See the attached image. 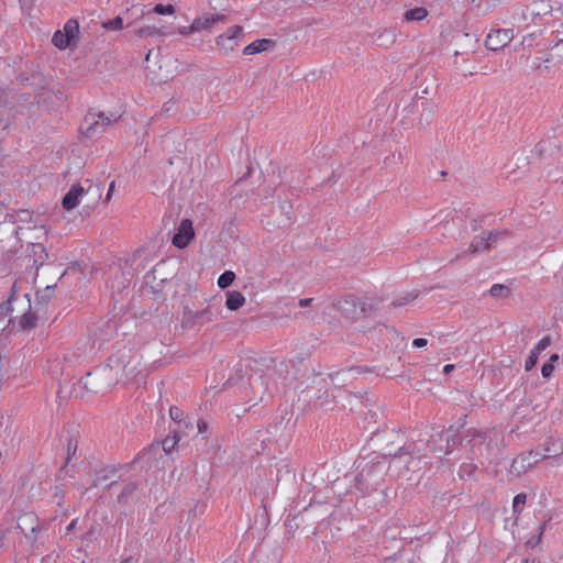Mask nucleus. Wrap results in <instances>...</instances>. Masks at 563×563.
I'll return each instance as SVG.
<instances>
[{
	"instance_id": "43",
	"label": "nucleus",
	"mask_w": 563,
	"mask_h": 563,
	"mask_svg": "<svg viewBox=\"0 0 563 563\" xmlns=\"http://www.w3.org/2000/svg\"><path fill=\"white\" fill-rule=\"evenodd\" d=\"M76 450H77V441L70 438L68 440V444H67V451H68L67 460H69L70 454H75Z\"/></svg>"
},
{
	"instance_id": "35",
	"label": "nucleus",
	"mask_w": 563,
	"mask_h": 563,
	"mask_svg": "<svg viewBox=\"0 0 563 563\" xmlns=\"http://www.w3.org/2000/svg\"><path fill=\"white\" fill-rule=\"evenodd\" d=\"M102 27L110 31L121 30L123 27V20L121 16H117L112 20L103 22Z\"/></svg>"
},
{
	"instance_id": "57",
	"label": "nucleus",
	"mask_w": 563,
	"mask_h": 563,
	"mask_svg": "<svg viewBox=\"0 0 563 563\" xmlns=\"http://www.w3.org/2000/svg\"><path fill=\"white\" fill-rule=\"evenodd\" d=\"M522 563H540L538 560L533 559V560H525L522 561Z\"/></svg>"
},
{
	"instance_id": "19",
	"label": "nucleus",
	"mask_w": 563,
	"mask_h": 563,
	"mask_svg": "<svg viewBox=\"0 0 563 563\" xmlns=\"http://www.w3.org/2000/svg\"><path fill=\"white\" fill-rule=\"evenodd\" d=\"M482 251H488V242L485 241L484 235L475 236L473 241L470 243V246L466 251L457 254L453 261L460 260L464 257L466 254H476Z\"/></svg>"
},
{
	"instance_id": "14",
	"label": "nucleus",
	"mask_w": 563,
	"mask_h": 563,
	"mask_svg": "<svg viewBox=\"0 0 563 563\" xmlns=\"http://www.w3.org/2000/svg\"><path fill=\"white\" fill-rule=\"evenodd\" d=\"M16 528L25 536L34 534L38 529V518L34 512H24L18 517Z\"/></svg>"
},
{
	"instance_id": "39",
	"label": "nucleus",
	"mask_w": 563,
	"mask_h": 563,
	"mask_svg": "<svg viewBox=\"0 0 563 563\" xmlns=\"http://www.w3.org/2000/svg\"><path fill=\"white\" fill-rule=\"evenodd\" d=\"M376 309L374 302H368V301H362L358 299V310L366 314V313H371L373 312L374 310Z\"/></svg>"
},
{
	"instance_id": "20",
	"label": "nucleus",
	"mask_w": 563,
	"mask_h": 563,
	"mask_svg": "<svg viewBox=\"0 0 563 563\" xmlns=\"http://www.w3.org/2000/svg\"><path fill=\"white\" fill-rule=\"evenodd\" d=\"M114 278L110 280V287L113 290L120 291L125 288L130 282V273L117 268L114 272Z\"/></svg>"
},
{
	"instance_id": "38",
	"label": "nucleus",
	"mask_w": 563,
	"mask_h": 563,
	"mask_svg": "<svg viewBox=\"0 0 563 563\" xmlns=\"http://www.w3.org/2000/svg\"><path fill=\"white\" fill-rule=\"evenodd\" d=\"M538 360L539 354L532 350L525 364L526 371H531L536 366Z\"/></svg>"
},
{
	"instance_id": "63",
	"label": "nucleus",
	"mask_w": 563,
	"mask_h": 563,
	"mask_svg": "<svg viewBox=\"0 0 563 563\" xmlns=\"http://www.w3.org/2000/svg\"><path fill=\"white\" fill-rule=\"evenodd\" d=\"M353 371H357L358 372V368H350L349 372H353Z\"/></svg>"
},
{
	"instance_id": "11",
	"label": "nucleus",
	"mask_w": 563,
	"mask_h": 563,
	"mask_svg": "<svg viewBox=\"0 0 563 563\" xmlns=\"http://www.w3.org/2000/svg\"><path fill=\"white\" fill-rule=\"evenodd\" d=\"M85 192L81 196V203L88 209H92L100 200L102 195L101 184H95L90 179H85Z\"/></svg>"
},
{
	"instance_id": "29",
	"label": "nucleus",
	"mask_w": 563,
	"mask_h": 563,
	"mask_svg": "<svg viewBox=\"0 0 563 563\" xmlns=\"http://www.w3.org/2000/svg\"><path fill=\"white\" fill-rule=\"evenodd\" d=\"M36 316L35 313L29 311L24 313L20 319V325L22 329H33L36 325Z\"/></svg>"
},
{
	"instance_id": "18",
	"label": "nucleus",
	"mask_w": 563,
	"mask_h": 563,
	"mask_svg": "<svg viewBox=\"0 0 563 563\" xmlns=\"http://www.w3.org/2000/svg\"><path fill=\"white\" fill-rule=\"evenodd\" d=\"M275 46V42L269 38L256 40L244 47V55H253L262 52H266Z\"/></svg>"
},
{
	"instance_id": "32",
	"label": "nucleus",
	"mask_w": 563,
	"mask_h": 563,
	"mask_svg": "<svg viewBox=\"0 0 563 563\" xmlns=\"http://www.w3.org/2000/svg\"><path fill=\"white\" fill-rule=\"evenodd\" d=\"M135 34L139 37H147V36H152L155 34L165 35V32H163L161 29H157L154 26H144V27H140L139 30H136Z\"/></svg>"
},
{
	"instance_id": "27",
	"label": "nucleus",
	"mask_w": 563,
	"mask_h": 563,
	"mask_svg": "<svg viewBox=\"0 0 563 563\" xmlns=\"http://www.w3.org/2000/svg\"><path fill=\"white\" fill-rule=\"evenodd\" d=\"M510 292V288L503 284H494L489 289V295L494 298H507Z\"/></svg>"
},
{
	"instance_id": "16",
	"label": "nucleus",
	"mask_w": 563,
	"mask_h": 563,
	"mask_svg": "<svg viewBox=\"0 0 563 563\" xmlns=\"http://www.w3.org/2000/svg\"><path fill=\"white\" fill-rule=\"evenodd\" d=\"M109 361H120L122 362L124 369H120L119 375H122L123 379H132L134 378L139 373V365L140 362L131 357L129 355L122 354L119 357H110Z\"/></svg>"
},
{
	"instance_id": "49",
	"label": "nucleus",
	"mask_w": 563,
	"mask_h": 563,
	"mask_svg": "<svg viewBox=\"0 0 563 563\" xmlns=\"http://www.w3.org/2000/svg\"><path fill=\"white\" fill-rule=\"evenodd\" d=\"M114 187H115V183L111 181L110 185H109V189H108L106 199H104L106 202H108L111 199V196H112V192L114 190Z\"/></svg>"
},
{
	"instance_id": "50",
	"label": "nucleus",
	"mask_w": 563,
	"mask_h": 563,
	"mask_svg": "<svg viewBox=\"0 0 563 563\" xmlns=\"http://www.w3.org/2000/svg\"><path fill=\"white\" fill-rule=\"evenodd\" d=\"M312 298H303V299H300L299 300V306L305 308V307H308L311 302H312Z\"/></svg>"
},
{
	"instance_id": "33",
	"label": "nucleus",
	"mask_w": 563,
	"mask_h": 563,
	"mask_svg": "<svg viewBox=\"0 0 563 563\" xmlns=\"http://www.w3.org/2000/svg\"><path fill=\"white\" fill-rule=\"evenodd\" d=\"M179 439H180V437L177 434V432H175V434L173 437H167L162 442L163 450L166 453H170L174 450V448L176 446V444L178 443Z\"/></svg>"
},
{
	"instance_id": "61",
	"label": "nucleus",
	"mask_w": 563,
	"mask_h": 563,
	"mask_svg": "<svg viewBox=\"0 0 563 563\" xmlns=\"http://www.w3.org/2000/svg\"><path fill=\"white\" fill-rule=\"evenodd\" d=\"M151 58V51L147 53L145 59L148 60Z\"/></svg>"
},
{
	"instance_id": "59",
	"label": "nucleus",
	"mask_w": 563,
	"mask_h": 563,
	"mask_svg": "<svg viewBox=\"0 0 563 563\" xmlns=\"http://www.w3.org/2000/svg\"><path fill=\"white\" fill-rule=\"evenodd\" d=\"M132 562H133V560L130 558V559L122 561L121 563H132Z\"/></svg>"
},
{
	"instance_id": "7",
	"label": "nucleus",
	"mask_w": 563,
	"mask_h": 563,
	"mask_svg": "<svg viewBox=\"0 0 563 563\" xmlns=\"http://www.w3.org/2000/svg\"><path fill=\"white\" fill-rule=\"evenodd\" d=\"M459 437L455 431L450 428L448 431H441L431 437L428 446L433 453L449 454L452 448L456 444Z\"/></svg>"
},
{
	"instance_id": "47",
	"label": "nucleus",
	"mask_w": 563,
	"mask_h": 563,
	"mask_svg": "<svg viewBox=\"0 0 563 563\" xmlns=\"http://www.w3.org/2000/svg\"><path fill=\"white\" fill-rule=\"evenodd\" d=\"M197 428L200 433H205L208 430V423L205 420L200 419L197 421Z\"/></svg>"
},
{
	"instance_id": "41",
	"label": "nucleus",
	"mask_w": 563,
	"mask_h": 563,
	"mask_svg": "<svg viewBox=\"0 0 563 563\" xmlns=\"http://www.w3.org/2000/svg\"><path fill=\"white\" fill-rule=\"evenodd\" d=\"M551 344V338L544 336L539 341V343L533 347V351L540 354L541 351L545 350Z\"/></svg>"
},
{
	"instance_id": "36",
	"label": "nucleus",
	"mask_w": 563,
	"mask_h": 563,
	"mask_svg": "<svg viewBox=\"0 0 563 563\" xmlns=\"http://www.w3.org/2000/svg\"><path fill=\"white\" fill-rule=\"evenodd\" d=\"M527 501V495L523 493L518 494L514 498L512 508L515 512H521L523 505Z\"/></svg>"
},
{
	"instance_id": "21",
	"label": "nucleus",
	"mask_w": 563,
	"mask_h": 563,
	"mask_svg": "<svg viewBox=\"0 0 563 563\" xmlns=\"http://www.w3.org/2000/svg\"><path fill=\"white\" fill-rule=\"evenodd\" d=\"M245 302L244 296L240 291H228L225 306L229 310H238Z\"/></svg>"
},
{
	"instance_id": "1",
	"label": "nucleus",
	"mask_w": 563,
	"mask_h": 563,
	"mask_svg": "<svg viewBox=\"0 0 563 563\" xmlns=\"http://www.w3.org/2000/svg\"><path fill=\"white\" fill-rule=\"evenodd\" d=\"M120 369H124L122 362L109 361L108 364L89 372L81 380L82 386L89 393H104L122 382Z\"/></svg>"
},
{
	"instance_id": "62",
	"label": "nucleus",
	"mask_w": 563,
	"mask_h": 563,
	"mask_svg": "<svg viewBox=\"0 0 563 563\" xmlns=\"http://www.w3.org/2000/svg\"><path fill=\"white\" fill-rule=\"evenodd\" d=\"M563 452V441L561 442V445H560V453Z\"/></svg>"
},
{
	"instance_id": "9",
	"label": "nucleus",
	"mask_w": 563,
	"mask_h": 563,
	"mask_svg": "<svg viewBox=\"0 0 563 563\" xmlns=\"http://www.w3.org/2000/svg\"><path fill=\"white\" fill-rule=\"evenodd\" d=\"M512 38L514 31L511 29L495 30L486 36L485 46L490 51H498L507 46Z\"/></svg>"
},
{
	"instance_id": "60",
	"label": "nucleus",
	"mask_w": 563,
	"mask_h": 563,
	"mask_svg": "<svg viewBox=\"0 0 563 563\" xmlns=\"http://www.w3.org/2000/svg\"><path fill=\"white\" fill-rule=\"evenodd\" d=\"M53 289H54V287L47 286L45 290L52 292Z\"/></svg>"
},
{
	"instance_id": "42",
	"label": "nucleus",
	"mask_w": 563,
	"mask_h": 563,
	"mask_svg": "<svg viewBox=\"0 0 563 563\" xmlns=\"http://www.w3.org/2000/svg\"><path fill=\"white\" fill-rule=\"evenodd\" d=\"M554 371V365L547 362L542 365L541 373L544 378H550Z\"/></svg>"
},
{
	"instance_id": "48",
	"label": "nucleus",
	"mask_w": 563,
	"mask_h": 563,
	"mask_svg": "<svg viewBox=\"0 0 563 563\" xmlns=\"http://www.w3.org/2000/svg\"><path fill=\"white\" fill-rule=\"evenodd\" d=\"M428 344V341L426 339H422V338H418V339H415L412 341V345L415 347H423Z\"/></svg>"
},
{
	"instance_id": "15",
	"label": "nucleus",
	"mask_w": 563,
	"mask_h": 563,
	"mask_svg": "<svg viewBox=\"0 0 563 563\" xmlns=\"http://www.w3.org/2000/svg\"><path fill=\"white\" fill-rule=\"evenodd\" d=\"M85 180L78 183L69 189V191L64 196L62 205L66 210H73L77 206L81 203V196H84Z\"/></svg>"
},
{
	"instance_id": "28",
	"label": "nucleus",
	"mask_w": 563,
	"mask_h": 563,
	"mask_svg": "<svg viewBox=\"0 0 563 563\" xmlns=\"http://www.w3.org/2000/svg\"><path fill=\"white\" fill-rule=\"evenodd\" d=\"M428 12L424 8H415L405 12V19L407 21H420L427 16Z\"/></svg>"
},
{
	"instance_id": "17",
	"label": "nucleus",
	"mask_w": 563,
	"mask_h": 563,
	"mask_svg": "<svg viewBox=\"0 0 563 563\" xmlns=\"http://www.w3.org/2000/svg\"><path fill=\"white\" fill-rule=\"evenodd\" d=\"M227 16L224 14H206L202 16L196 18L191 25L189 26V31H202L210 29L214 23L225 22Z\"/></svg>"
},
{
	"instance_id": "5",
	"label": "nucleus",
	"mask_w": 563,
	"mask_h": 563,
	"mask_svg": "<svg viewBox=\"0 0 563 563\" xmlns=\"http://www.w3.org/2000/svg\"><path fill=\"white\" fill-rule=\"evenodd\" d=\"M357 468L360 470V472L356 476V481L360 483H368L372 485H376L386 473L385 463L374 460H362L358 463Z\"/></svg>"
},
{
	"instance_id": "23",
	"label": "nucleus",
	"mask_w": 563,
	"mask_h": 563,
	"mask_svg": "<svg viewBox=\"0 0 563 563\" xmlns=\"http://www.w3.org/2000/svg\"><path fill=\"white\" fill-rule=\"evenodd\" d=\"M396 33L394 30H384L377 36L378 45L385 48L390 47L396 42Z\"/></svg>"
},
{
	"instance_id": "53",
	"label": "nucleus",
	"mask_w": 563,
	"mask_h": 563,
	"mask_svg": "<svg viewBox=\"0 0 563 563\" xmlns=\"http://www.w3.org/2000/svg\"><path fill=\"white\" fill-rule=\"evenodd\" d=\"M76 522H77L76 520H73V521L68 525V527H67V532H71V531H74V530H75V528H76Z\"/></svg>"
},
{
	"instance_id": "34",
	"label": "nucleus",
	"mask_w": 563,
	"mask_h": 563,
	"mask_svg": "<svg viewBox=\"0 0 563 563\" xmlns=\"http://www.w3.org/2000/svg\"><path fill=\"white\" fill-rule=\"evenodd\" d=\"M508 231H489L486 236H484L485 241L488 242V250L492 244L498 242L501 238L507 236Z\"/></svg>"
},
{
	"instance_id": "45",
	"label": "nucleus",
	"mask_w": 563,
	"mask_h": 563,
	"mask_svg": "<svg viewBox=\"0 0 563 563\" xmlns=\"http://www.w3.org/2000/svg\"><path fill=\"white\" fill-rule=\"evenodd\" d=\"M552 49L558 57L563 58V41L556 43Z\"/></svg>"
},
{
	"instance_id": "8",
	"label": "nucleus",
	"mask_w": 563,
	"mask_h": 563,
	"mask_svg": "<svg viewBox=\"0 0 563 563\" xmlns=\"http://www.w3.org/2000/svg\"><path fill=\"white\" fill-rule=\"evenodd\" d=\"M247 387L244 386L245 396L249 397V402L252 406L257 405L263 400L264 395L266 394L267 384L266 379L262 374L250 375L246 379Z\"/></svg>"
},
{
	"instance_id": "51",
	"label": "nucleus",
	"mask_w": 563,
	"mask_h": 563,
	"mask_svg": "<svg viewBox=\"0 0 563 563\" xmlns=\"http://www.w3.org/2000/svg\"><path fill=\"white\" fill-rule=\"evenodd\" d=\"M455 499V496L454 495H446V494H443L441 497H440V501H448L449 504Z\"/></svg>"
},
{
	"instance_id": "6",
	"label": "nucleus",
	"mask_w": 563,
	"mask_h": 563,
	"mask_svg": "<svg viewBox=\"0 0 563 563\" xmlns=\"http://www.w3.org/2000/svg\"><path fill=\"white\" fill-rule=\"evenodd\" d=\"M547 457V455H541L540 453L533 451L520 453L512 460L508 473L515 477H520L534 464Z\"/></svg>"
},
{
	"instance_id": "54",
	"label": "nucleus",
	"mask_w": 563,
	"mask_h": 563,
	"mask_svg": "<svg viewBox=\"0 0 563 563\" xmlns=\"http://www.w3.org/2000/svg\"><path fill=\"white\" fill-rule=\"evenodd\" d=\"M560 356L558 354H552L549 358V363L553 364L554 362H558Z\"/></svg>"
},
{
	"instance_id": "25",
	"label": "nucleus",
	"mask_w": 563,
	"mask_h": 563,
	"mask_svg": "<svg viewBox=\"0 0 563 563\" xmlns=\"http://www.w3.org/2000/svg\"><path fill=\"white\" fill-rule=\"evenodd\" d=\"M137 488L136 482H131L124 486L121 494L118 496V503L120 504H126L129 503L130 498L133 496Z\"/></svg>"
},
{
	"instance_id": "4",
	"label": "nucleus",
	"mask_w": 563,
	"mask_h": 563,
	"mask_svg": "<svg viewBox=\"0 0 563 563\" xmlns=\"http://www.w3.org/2000/svg\"><path fill=\"white\" fill-rule=\"evenodd\" d=\"M217 318L218 310L213 307H207L200 311H194L185 308L180 323L184 330L200 329L206 324L213 322Z\"/></svg>"
},
{
	"instance_id": "26",
	"label": "nucleus",
	"mask_w": 563,
	"mask_h": 563,
	"mask_svg": "<svg viewBox=\"0 0 563 563\" xmlns=\"http://www.w3.org/2000/svg\"><path fill=\"white\" fill-rule=\"evenodd\" d=\"M52 42L59 49H65L66 47L73 45V43L67 37V34H64L60 30L54 33Z\"/></svg>"
},
{
	"instance_id": "13",
	"label": "nucleus",
	"mask_w": 563,
	"mask_h": 563,
	"mask_svg": "<svg viewBox=\"0 0 563 563\" xmlns=\"http://www.w3.org/2000/svg\"><path fill=\"white\" fill-rule=\"evenodd\" d=\"M333 307L345 318L355 319L358 311V299L353 295H349L333 302Z\"/></svg>"
},
{
	"instance_id": "31",
	"label": "nucleus",
	"mask_w": 563,
	"mask_h": 563,
	"mask_svg": "<svg viewBox=\"0 0 563 563\" xmlns=\"http://www.w3.org/2000/svg\"><path fill=\"white\" fill-rule=\"evenodd\" d=\"M10 301L0 303V333L4 331L7 325L10 323V320L5 321L4 318L11 311Z\"/></svg>"
},
{
	"instance_id": "44",
	"label": "nucleus",
	"mask_w": 563,
	"mask_h": 563,
	"mask_svg": "<svg viewBox=\"0 0 563 563\" xmlns=\"http://www.w3.org/2000/svg\"><path fill=\"white\" fill-rule=\"evenodd\" d=\"M533 41H534V34L531 33V34H528L527 36H523L521 44L523 46L531 47L533 44Z\"/></svg>"
},
{
	"instance_id": "40",
	"label": "nucleus",
	"mask_w": 563,
	"mask_h": 563,
	"mask_svg": "<svg viewBox=\"0 0 563 563\" xmlns=\"http://www.w3.org/2000/svg\"><path fill=\"white\" fill-rule=\"evenodd\" d=\"M169 417L175 422H180L183 419V410L176 406L169 408Z\"/></svg>"
},
{
	"instance_id": "64",
	"label": "nucleus",
	"mask_w": 563,
	"mask_h": 563,
	"mask_svg": "<svg viewBox=\"0 0 563 563\" xmlns=\"http://www.w3.org/2000/svg\"><path fill=\"white\" fill-rule=\"evenodd\" d=\"M0 497H3V494H2V492H1V490H0Z\"/></svg>"
},
{
	"instance_id": "37",
	"label": "nucleus",
	"mask_w": 563,
	"mask_h": 563,
	"mask_svg": "<svg viewBox=\"0 0 563 563\" xmlns=\"http://www.w3.org/2000/svg\"><path fill=\"white\" fill-rule=\"evenodd\" d=\"M153 11L157 14H174L175 8L172 4H156Z\"/></svg>"
},
{
	"instance_id": "3",
	"label": "nucleus",
	"mask_w": 563,
	"mask_h": 563,
	"mask_svg": "<svg viewBox=\"0 0 563 563\" xmlns=\"http://www.w3.org/2000/svg\"><path fill=\"white\" fill-rule=\"evenodd\" d=\"M117 120L118 118L113 117L112 113L108 115L104 112H88L81 123L80 131L89 139L98 137Z\"/></svg>"
},
{
	"instance_id": "55",
	"label": "nucleus",
	"mask_w": 563,
	"mask_h": 563,
	"mask_svg": "<svg viewBox=\"0 0 563 563\" xmlns=\"http://www.w3.org/2000/svg\"><path fill=\"white\" fill-rule=\"evenodd\" d=\"M179 32H180L181 34L187 35V34L194 33L195 31H189V26H188V27H186V26H185V27H183Z\"/></svg>"
},
{
	"instance_id": "10",
	"label": "nucleus",
	"mask_w": 563,
	"mask_h": 563,
	"mask_svg": "<svg viewBox=\"0 0 563 563\" xmlns=\"http://www.w3.org/2000/svg\"><path fill=\"white\" fill-rule=\"evenodd\" d=\"M243 35V27L240 25H235L228 30L227 33L219 35L216 38V44L220 49L224 52H231L235 48L236 43L234 42L236 38H240Z\"/></svg>"
},
{
	"instance_id": "56",
	"label": "nucleus",
	"mask_w": 563,
	"mask_h": 563,
	"mask_svg": "<svg viewBox=\"0 0 563 563\" xmlns=\"http://www.w3.org/2000/svg\"><path fill=\"white\" fill-rule=\"evenodd\" d=\"M36 249H40L41 252H44V247L42 244H34L33 245V252L36 254Z\"/></svg>"
},
{
	"instance_id": "46",
	"label": "nucleus",
	"mask_w": 563,
	"mask_h": 563,
	"mask_svg": "<svg viewBox=\"0 0 563 563\" xmlns=\"http://www.w3.org/2000/svg\"><path fill=\"white\" fill-rule=\"evenodd\" d=\"M544 530V525L540 527V534L537 537V539L531 538L527 543L530 547H536L541 541V534Z\"/></svg>"
},
{
	"instance_id": "22",
	"label": "nucleus",
	"mask_w": 563,
	"mask_h": 563,
	"mask_svg": "<svg viewBox=\"0 0 563 563\" xmlns=\"http://www.w3.org/2000/svg\"><path fill=\"white\" fill-rule=\"evenodd\" d=\"M419 295H420L419 290H411V291L401 294L393 300L391 305L394 307L406 306V305L412 302L415 299H417L419 297Z\"/></svg>"
},
{
	"instance_id": "30",
	"label": "nucleus",
	"mask_w": 563,
	"mask_h": 563,
	"mask_svg": "<svg viewBox=\"0 0 563 563\" xmlns=\"http://www.w3.org/2000/svg\"><path fill=\"white\" fill-rule=\"evenodd\" d=\"M235 279V274L232 271H225L218 278V286L221 289L228 288Z\"/></svg>"
},
{
	"instance_id": "2",
	"label": "nucleus",
	"mask_w": 563,
	"mask_h": 563,
	"mask_svg": "<svg viewBox=\"0 0 563 563\" xmlns=\"http://www.w3.org/2000/svg\"><path fill=\"white\" fill-rule=\"evenodd\" d=\"M421 449L416 444H409L407 448H400L399 452L393 455L389 462V468L398 476L410 479V473L422 470Z\"/></svg>"
},
{
	"instance_id": "52",
	"label": "nucleus",
	"mask_w": 563,
	"mask_h": 563,
	"mask_svg": "<svg viewBox=\"0 0 563 563\" xmlns=\"http://www.w3.org/2000/svg\"><path fill=\"white\" fill-rule=\"evenodd\" d=\"M454 369V365L453 364H448L443 367V372L445 374H450L452 371Z\"/></svg>"
},
{
	"instance_id": "12",
	"label": "nucleus",
	"mask_w": 563,
	"mask_h": 563,
	"mask_svg": "<svg viewBox=\"0 0 563 563\" xmlns=\"http://www.w3.org/2000/svg\"><path fill=\"white\" fill-rule=\"evenodd\" d=\"M194 236L192 222L189 219H184L173 238V244L178 249H184L190 243Z\"/></svg>"
},
{
	"instance_id": "58",
	"label": "nucleus",
	"mask_w": 563,
	"mask_h": 563,
	"mask_svg": "<svg viewBox=\"0 0 563 563\" xmlns=\"http://www.w3.org/2000/svg\"><path fill=\"white\" fill-rule=\"evenodd\" d=\"M235 383L233 382L232 378L228 379V382L225 383V385H229V386H232L234 385Z\"/></svg>"
},
{
	"instance_id": "24",
	"label": "nucleus",
	"mask_w": 563,
	"mask_h": 563,
	"mask_svg": "<svg viewBox=\"0 0 563 563\" xmlns=\"http://www.w3.org/2000/svg\"><path fill=\"white\" fill-rule=\"evenodd\" d=\"M64 34H67V37L69 38V41L73 43V44H76V38H77V35L79 33V24L76 20L74 19H70L68 20L65 25H64V29L62 31Z\"/></svg>"
}]
</instances>
